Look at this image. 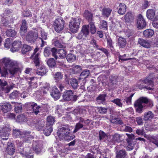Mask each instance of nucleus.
<instances>
[{
    "label": "nucleus",
    "mask_w": 158,
    "mask_h": 158,
    "mask_svg": "<svg viewBox=\"0 0 158 158\" xmlns=\"http://www.w3.org/2000/svg\"><path fill=\"white\" fill-rule=\"evenodd\" d=\"M148 104L149 107H152L153 106V102L145 97L140 98L136 101L134 104L137 112L141 113L142 112L143 108L145 104Z\"/></svg>",
    "instance_id": "1"
},
{
    "label": "nucleus",
    "mask_w": 158,
    "mask_h": 158,
    "mask_svg": "<svg viewBox=\"0 0 158 158\" xmlns=\"http://www.w3.org/2000/svg\"><path fill=\"white\" fill-rule=\"evenodd\" d=\"M38 49L36 48L34 50V52L31 56V57L34 59V62L35 65L38 67V69L36 72V73L39 75L43 76L46 73V71L44 66L40 64L39 53H37Z\"/></svg>",
    "instance_id": "2"
},
{
    "label": "nucleus",
    "mask_w": 158,
    "mask_h": 158,
    "mask_svg": "<svg viewBox=\"0 0 158 158\" xmlns=\"http://www.w3.org/2000/svg\"><path fill=\"white\" fill-rule=\"evenodd\" d=\"M70 131L69 126L65 125L58 129L57 134L60 138H63L65 140H71L75 137V136L74 135H69Z\"/></svg>",
    "instance_id": "3"
},
{
    "label": "nucleus",
    "mask_w": 158,
    "mask_h": 158,
    "mask_svg": "<svg viewBox=\"0 0 158 158\" xmlns=\"http://www.w3.org/2000/svg\"><path fill=\"white\" fill-rule=\"evenodd\" d=\"M153 74L151 73L144 80H140V82H141L142 84H145L150 85L151 87L148 86H144L141 84H139L137 85V87H138L139 89H146L148 90H152V87H153L154 84L152 80L153 78Z\"/></svg>",
    "instance_id": "4"
},
{
    "label": "nucleus",
    "mask_w": 158,
    "mask_h": 158,
    "mask_svg": "<svg viewBox=\"0 0 158 158\" xmlns=\"http://www.w3.org/2000/svg\"><path fill=\"white\" fill-rule=\"evenodd\" d=\"M81 21L79 17L73 18L69 23V30L73 33H76L78 30Z\"/></svg>",
    "instance_id": "5"
},
{
    "label": "nucleus",
    "mask_w": 158,
    "mask_h": 158,
    "mask_svg": "<svg viewBox=\"0 0 158 158\" xmlns=\"http://www.w3.org/2000/svg\"><path fill=\"white\" fill-rule=\"evenodd\" d=\"M64 21L61 17H60L56 19L53 23V27L55 31L57 32H60L64 28Z\"/></svg>",
    "instance_id": "6"
},
{
    "label": "nucleus",
    "mask_w": 158,
    "mask_h": 158,
    "mask_svg": "<svg viewBox=\"0 0 158 158\" xmlns=\"http://www.w3.org/2000/svg\"><path fill=\"white\" fill-rule=\"evenodd\" d=\"M10 128L8 125L0 127V135L3 140L8 139L10 134Z\"/></svg>",
    "instance_id": "7"
},
{
    "label": "nucleus",
    "mask_w": 158,
    "mask_h": 158,
    "mask_svg": "<svg viewBox=\"0 0 158 158\" xmlns=\"http://www.w3.org/2000/svg\"><path fill=\"white\" fill-rule=\"evenodd\" d=\"M38 36L37 30H34L29 31L26 36V40L29 43H33L36 40Z\"/></svg>",
    "instance_id": "8"
},
{
    "label": "nucleus",
    "mask_w": 158,
    "mask_h": 158,
    "mask_svg": "<svg viewBox=\"0 0 158 158\" xmlns=\"http://www.w3.org/2000/svg\"><path fill=\"white\" fill-rule=\"evenodd\" d=\"M27 106L29 108H31L32 110V113L35 115L41 114L42 112V107L38 105L36 103L31 102L27 103Z\"/></svg>",
    "instance_id": "9"
},
{
    "label": "nucleus",
    "mask_w": 158,
    "mask_h": 158,
    "mask_svg": "<svg viewBox=\"0 0 158 158\" xmlns=\"http://www.w3.org/2000/svg\"><path fill=\"white\" fill-rule=\"evenodd\" d=\"M87 26L85 25L82 26L81 31L76 36L77 39L82 40L86 39V37L89 34V29H87Z\"/></svg>",
    "instance_id": "10"
},
{
    "label": "nucleus",
    "mask_w": 158,
    "mask_h": 158,
    "mask_svg": "<svg viewBox=\"0 0 158 158\" xmlns=\"http://www.w3.org/2000/svg\"><path fill=\"white\" fill-rule=\"evenodd\" d=\"M136 21L137 27L139 29H143L146 26V21L141 14H139L137 15L136 18Z\"/></svg>",
    "instance_id": "11"
},
{
    "label": "nucleus",
    "mask_w": 158,
    "mask_h": 158,
    "mask_svg": "<svg viewBox=\"0 0 158 158\" xmlns=\"http://www.w3.org/2000/svg\"><path fill=\"white\" fill-rule=\"evenodd\" d=\"M0 62L5 69H8L10 67L15 66L16 64L15 61L9 58H4L1 60Z\"/></svg>",
    "instance_id": "12"
},
{
    "label": "nucleus",
    "mask_w": 158,
    "mask_h": 158,
    "mask_svg": "<svg viewBox=\"0 0 158 158\" xmlns=\"http://www.w3.org/2000/svg\"><path fill=\"white\" fill-rule=\"evenodd\" d=\"M30 131H21L20 138L24 142H28L30 139H32V136L31 135Z\"/></svg>",
    "instance_id": "13"
},
{
    "label": "nucleus",
    "mask_w": 158,
    "mask_h": 158,
    "mask_svg": "<svg viewBox=\"0 0 158 158\" xmlns=\"http://www.w3.org/2000/svg\"><path fill=\"white\" fill-rule=\"evenodd\" d=\"M138 43L140 45L146 48H150L152 46V44L151 42L141 38L138 39Z\"/></svg>",
    "instance_id": "14"
},
{
    "label": "nucleus",
    "mask_w": 158,
    "mask_h": 158,
    "mask_svg": "<svg viewBox=\"0 0 158 158\" xmlns=\"http://www.w3.org/2000/svg\"><path fill=\"white\" fill-rule=\"evenodd\" d=\"M12 106L9 102L2 103L0 105V108L4 113H6L10 111Z\"/></svg>",
    "instance_id": "15"
},
{
    "label": "nucleus",
    "mask_w": 158,
    "mask_h": 158,
    "mask_svg": "<svg viewBox=\"0 0 158 158\" xmlns=\"http://www.w3.org/2000/svg\"><path fill=\"white\" fill-rule=\"evenodd\" d=\"M124 19L125 23L130 24L134 21L135 19V15L132 12H128L125 15Z\"/></svg>",
    "instance_id": "16"
},
{
    "label": "nucleus",
    "mask_w": 158,
    "mask_h": 158,
    "mask_svg": "<svg viewBox=\"0 0 158 158\" xmlns=\"http://www.w3.org/2000/svg\"><path fill=\"white\" fill-rule=\"evenodd\" d=\"M22 45L21 41H15L12 44V47L10 50L12 52H15L19 50Z\"/></svg>",
    "instance_id": "17"
},
{
    "label": "nucleus",
    "mask_w": 158,
    "mask_h": 158,
    "mask_svg": "<svg viewBox=\"0 0 158 158\" xmlns=\"http://www.w3.org/2000/svg\"><path fill=\"white\" fill-rule=\"evenodd\" d=\"M50 94L52 97L55 100L59 99L60 96V94L56 87H53L52 89L50 92Z\"/></svg>",
    "instance_id": "18"
},
{
    "label": "nucleus",
    "mask_w": 158,
    "mask_h": 158,
    "mask_svg": "<svg viewBox=\"0 0 158 158\" xmlns=\"http://www.w3.org/2000/svg\"><path fill=\"white\" fill-rule=\"evenodd\" d=\"M116 4H118L119 6L117 7L118 9V13L120 15H123L126 11V6L123 3H116L115 5V7L116 6Z\"/></svg>",
    "instance_id": "19"
},
{
    "label": "nucleus",
    "mask_w": 158,
    "mask_h": 158,
    "mask_svg": "<svg viewBox=\"0 0 158 158\" xmlns=\"http://www.w3.org/2000/svg\"><path fill=\"white\" fill-rule=\"evenodd\" d=\"M73 96V93L71 90L65 91L63 95V98L66 101L71 100Z\"/></svg>",
    "instance_id": "20"
},
{
    "label": "nucleus",
    "mask_w": 158,
    "mask_h": 158,
    "mask_svg": "<svg viewBox=\"0 0 158 158\" xmlns=\"http://www.w3.org/2000/svg\"><path fill=\"white\" fill-rule=\"evenodd\" d=\"M15 150V147L13 144L8 143L7 147L6 149V152L7 153L10 155H12L14 154Z\"/></svg>",
    "instance_id": "21"
},
{
    "label": "nucleus",
    "mask_w": 158,
    "mask_h": 158,
    "mask_svg": "<svg viewBox=\"0 0 158 158\" xmlns=\"http://www.w3.org/2000/svg\"><path fill=\"white\" fill-rule=\"evenodd\" d=\"M154 114L151 111L145 112L143 114V120L145 121L150 120L153 118Z\"/></svg>",
    "instance_id": "22"
},
{
    "label": "nucleus",
    "mask_w": 158,
    "mask_h": 158,
    "mask_svg": "<svg viewBox=\"0 0 158 158\" xmlns=\"http://www.w3.org/2000/svg\"><path fill=\"white\" fill-rule=\"evenodd\" d=\"M7 83L4 79H0V87L2 89H8L9 90V92L10 90L12 89L13 87L12 86L10 87L7 86Z\"/></svg>",
    "instance_id": "23"
},
{
    "label": "nucleus",
    "mask_w": 158,
    "mask_h": 158,
    "mask_svg": "<svg viewBox=\"0 0 158 158\" xmlns=\"http://www.w3.org/2000/svg\"><path fill=\"white\" fill-rule=\"evenodd\" d=\"M84 15L89 23L94 21L93 14L88 10H85Z\"/></svg>",
    "instance_id": "24"
},
{
    "label": "nucleus",
    "mask_w": 158,
    "mask_h": 158,
    "mask_svg": "<svg viewBox=\"0 0 158 158\" xmlns=\"http://www.w3.org/2000/svg\"><path fill=\"white\" fill-rule=\"evenodd\" d=\"M123 135L117 133L115 134L112 136L113 141L115 143H119L123 140V139L122 137Z\"/></svg>",
    "instance_id": "25"
},
{
    "label": "nucleus",
    "mask_w": 158,
    "mask_h": 158,
    "mask_svg": "<svg viewBox=\"0 0 158 158\" xmlns=\"http://www.w3.org/2000/svg\"><path fill=\"white\" fill-rule=\"evenodd\" d=\"M147 17L149 19L152 20L154 19L155 14V11L153 9L147 10L146 12Z\"/></svg>",
    "instance_id": "26"
},
{
    "label": "nucleus",
    "mask_w": 158,
    "mask_h": 158,
    "mask_svg": "<svg viewBox=\"0 0 158 158\" xmlns=\"http://www.w3.org/2000/svg\"><path fill=\"white\" fill-rule=\"evenodd\" d=\"M112 9L109 8H104L102 11V14L104 17H108L110 15Z\"/></svg>",
    "instance_id": "27"
},
{
    "label": "nucleus",
    "mask_w": 158,
    "mask_h": 158,
    "mask_svg": "<svg viewBox=\"0 0 158 158\" xmlns=\"http://www.w3.org/2000/svg\"><path fill=\"white\" fill-rule=\"evenodd\" d=\"M33 148L34 151L38 154L41 151L42 145L41 144H39L37 142H35L33 144Z\"/></svg>",
    "instance_id": "28"
},
{
    "label": "nucleus",
    "mask_w": 158,
    "mask_h": 158,
    "mask_svg": "<svg viewBox=\"0 0 158 158\" xmlns=\"http://www.w3.org/2000/svg\"><path fill=\"white\" fill-rule=\"evenodd\" d=\"M85 25L87 26V29H88V28H89L91 34H94L96 33L97 29L95 26L94 22L89 23L88 25Z\"/></svg>",
    "instance_id": "29"
},
{
    "label": "nucleus",
    "mask_w": 158,
    "mask_h": 158,
    "mask_svg": "<svg viewBox=\"0 0 158 158\" xmlns=\"http://www.w3.org/2000/svg\"><path fill=\"white\" fill-rule=\"evenodd\" d=\"M118 45L120 48L124 47L126 45L127 41L126 39L122 37H119L118 40Z\"/></svg>",
    "instance_id": "30"
},
{
    "label": "nucleus",
    "mask_w": 158,
    "mask_h": 158,
    "mask_svg": "<svg viewBox=\"0 0 158 158\" xmlns=\"http://www.w3.org/2000/svg\"><path fill=\"white\" fill-rule=\"evenodd\" d=\"M127 155L125 150H121L116 153V158H125Z\"/></svg>",
    "instance_id": "31"
},
{
    "label": "nucleus",
    "mask_w": 158,
    "mask_h": 158,
    "mask_svg": "<svg viewBox=\"0 0 158 158\" xmlns=\"http://www.w3.org/2000/svg\"><path fill=\"white\" fill-rule=\"evenodd\" d=\"M70 84L72 88L74 89L77 88L78 85V81L75 78H73L70 80Z\"/></svg>",
    "instance_id": "32"
},
{
    "label": "nucleus",
    "mask_w": 158,
    "mask_h": 158,
    "mask_svg": "<svg viewBox=\"0 0 158 158\" xmlns=\"http://www.w3.org/2000/svg\"><path fill=\"white\" fill-rule=\"evenodd\" d=\"M52 126L47 125L44 130V133L46 136H49L52 131Z\"/></svg>",
    "instance_id": "33"
},
{
    "label": "nucleus",
    "mask_w": 158,
    "mask_h": 158,
    "mask_svg": "<svg viewBox=\"0 0 158 158\" xmlns=\"http://www.w3.org/2000/svg\"><path fill=\"white\" fill-rule=\"evenodd\" d=\"M106 94H103L100 95L96 98L97 102L98 103H102L104 102L106 100Z\"/></svg>",
    "instance_id": "34"
},
{
    "label": "nucleus",
    "mask_w": 158,
    "mask_h": 158,
    "mask_svg": "<svg viewBox=\"0 0 158 158\" xmlns=\"http://www.w3.org/2000/svg\"><path fill=\"white\" fill-rule=\"evenodd\" d=\"M154 34V32L153 30L150 29L146 30L143 32V35L146 37H151Z\"/></svg>",
    "instance_id": "35"
},
{
    "label": "nucleus",
    "mask_w": 158,
    "mask_h": 158,
    "mask_svg": "<svg viewBox=\"0 0 158 158\" xmlns=\"http://www.w3.org/2000/svg\"><path fill=\"white\" fill-rule=\"evenodd\" d=\"M45 122L44 121L40 120L36 123L35 127L38 130H41L44 126Z\"/></svg>",
    "instance_id": "36"
},
{
    "label": "nucleus",
    "mask_w": 158,
    "mask_h": 158,
    "mask_svg": "<svg viewBox=\"0 0 158 158\" xmlns=\"http://www.w3.org/2000/svg\"><path fill=\"white\" fill-rule=\"evenodd\" d=\"M76 56L71 53L69 54L66 56V59L69 62H72L76 60Z\"/></svg>",
    "instance_id": "37"
},
{
    "label": "nucleus",
    "mask_w": 158,
    "mask_h": 158,
    "mask_svg": "<svg viewBox=\"0 0 158 158\" xmlns=\"http://www.w3.org/2000/svg\"><path fill=\"white\" fill-rule=\"evenodd\" d=\"M90 74L89 70L88 69H85L81 73L80 75V79H84L87 77Z\"/></svg>",
    "instance_id": "38"
},
{
    "label": "nucleus",
    "mask_w": 158,
    "mask_h": 158,
    "mask_svg": "<svg viewBox=\"0 0 158 158\" xmlns=\"http://www.w3.org/2000/svg\"><path fill=\"white\" fill-rule=\"evenodd\" d=\"M46 125L52 126L55 122V118L51 116H49L47 118Z\"/></svg>",
    "instance_id": "39"
},
{
    "label": "nucleus",
    "mask_w": 158,
    "mask_h": 158,
    "mask_svg": "<svg viewBox=\"0 0 158 158\" xmlns=\"http://www.w3.org/2000/svg\"><path fill=\"white\" fill-rule=\"evenodd\" d=\"M31 49V47L30 46L26 44L24 45L21 49V53L23 54H25Z\"/></svg>",
    "instance_id": "40"
},
{
    "label": "nucleus",
    "mask_w": 158,
    "mask_h": 158,
    "mask_svg": "<svg viewBox=\"0 0 158 158\" xmlns=\"http://www.w3.org/2000/svg\"><path fill=\"white\" fill-rule=\"evenodd\" d=\"M66 50L64 48L60 49L58 51V56L62 59L66 56Z\"/></svg>",
    "instance_id": "41"
},
{
    "label": "nucleus",
    "mask_w": 158,
    "mask_h": 158,
    "mask_svg": "<svg viewBox=\"0 0 158 158\" xmlns=\"http://www.w3.org/2000/svg\"><path fill=\"white\" fill-rule=\"evenodd\" d=\"M6 34L8 36L14 37L16 35L17 32L14 30L10 29L6 31Z\"/></svg>",
    "instance_id": "42"
},
{
    "label": "nucleus",
    "mask_w": 158,
    "mask_h": 158,
    "mask_svg": "<svg viewBox=\"0 0 158 158\" xmlns=\"http://www.w3.org/2000/svg\"><path fill=\"white\" fill-rule=\"evenodd\" d=\"M47 64L49 67L51 68L54 67L56 64L55 60L53 58L48 59L47 60Z\"/></svg>",
    "instance_id": "43"
},
{
    "label": "nucleus",
    "mask_w": 158,
    "mask_h": 158,
    "mask_svg": "<svg viewBox=\"0 0 158 158\" xmlns=\"http://www.w3.org/2000/svg\"><path fill=\"white\" fill-rule=\"evenodd\" d=\"M121 129L122 131H124L125 132H130L132 131V128L126 125H123L121 127Z\"/></svg>",
    "instance_id": "44"
},
{
    "label": "nucleus",
    "mask_w": 158,
    "mask_h": 158,
    "mask_svg": "<svg viewBox=\"0 0 158 158\" xmlns=\"http://www.w3.org/2000/svg\"><path fill=\"white\" fill-rule=\"evenodd\" d=\"M51 48L49 47H46L44 50V55L45 57H48L51 53Z\"/></svg>",
    "instance_id": "45"
},
{
    "label": "nucleus",
    "mask_w": 158,
    "mask_h": 158,
    "mask_svg": "<svg viewBox=\"0 0 158 158\" xmlns=\"http://www.w3.org/2000/svg\"><path fill=\"white\" fill-rule=\"evenodd\" d=\"M99 28L104 30H107L108 29L107 22L105 20L102 21L100 23Z\"/></svg>",
    "instance_id": "46"
},
{
    "label": "nucleus",
    "mask_w": 158,
    "mask_h": 158,
    "mask_svg": "<svg viewBox=\"0 0 158 158\" xmlns=\"http://www.w3.org/2000/svg\"><path fill=\"white\" fill-rule=\"evenodd\" d=\"M136 140H133L127 142L128 144L127 147L129 150H132L133 149L136 144Z\"/></svg>",
    "instance_id": "47"
},
{
    "label": "nucleus",
    "mask_w": 158,
    "mask_h": 158,
    "mask_svg": "<svg viewBox=\"0 0 158 158\" xmlns=\"http://www.w3.org/2000/svg\"><path fill=\"white\" fill-rule=\"evenodd\" d=\"M84 126L82 123H77L76 124L75 126L74 130L73 131V133H75L77 132L79 129L83 128Z\"/></svg>",
    "instance_id": "48"
},
{
    "label": "nucleus",
    "mask_w": 158,
    "mask_h": 158,
    "mask_svg": "<svg viewBox=\"0 0 158 158\" xmlns=\"http://www.w3.org/2000/svg\"><path fill=\"white\" fill-rule=\"evenodd\" d=\"M121 99L119 98L114 99L111 101V102L116 104L117 106L120 107H122L123 104L121 102Z\"/></svg>",
    "instance_id": "49"
},
{
    "label": "nucleus",
    "mask_w": 158,
    "mask_h": 158,
    "mask_svg": "<svg viewBox=\"0 0 158 158\" xmlns=\"http://www.w3.org/2000/svg\"><path fill=\"white\" fill-rule=\"evenodd\" d=\"M126 135L127 136L126 138V140L127 142L135 140V139H134V135L132 134H126Z\"/></svg>",
    "instance_id": "50"
},
{
    "label": "nucleus",
    "mask_w": 158,
    "mask_h": 158,
    "mask_svg": "<svg viewBox=\"0 0 158 158\" xmlns=\"http://www.w3.org/2000/svg\"><path fill=\"white\" fill-rule=\"evenodd\" d=\"M15 111L16 113H19L22 111V105L21 103L19 104L18 105L15 104Z\"/></svg>",
    "instance_id": "51"
},
{
    "label": "nucleus",
    "mask_w": 158,
    "mask_h": 158,
    "mask_svg": "<svg viewBox=\"0 0 158 158\" xmlns=\"http://www.w3.org/2000/svg\"><path fill=\"white\" fill-rule=\"evenodd\" d=\"M19 94L17 91H15L11 93L9 96V98L10 99H14L19 96Z\"/></svg>",
    "instance_id": "52"
},
{
    "label": "nucleus",
    "mask_w": 158,
    "mask_h": 158,
    "mask_svg": "<svg viewBox=\"0 0 158 158\" xmlns=\"http://www.w3.org/2000/svg\"><path fill=\"white\" fill-rule=\"evenodd\" d=\"M125 34L127 37H133L134 33L133 31L129 29L125 30L124 31Z\"/></svg>",
    "instance_id": "53"
},
{
    "label": "nucleus",
    "mask_w": 158,
    "mask_h": 158,
    "mask_svg": "<svg viewBox=\"0 0 158 158\" xmlns=\"http://www.w3.org/2000/svg\"><path fill=\"white\" fill-rule=\"evenodd\" d=\"M107 137L106 134L103 131L100 130L99 132V139L101 141Z\"/></svg>",
    "instance_id": "54"
},
{
    "label": "nucleus",
    "mask_w": 158,
    "mask_h": 158,
    "mask_svg": "<svg viewBox=\"0 0 158 158\" xmlns=\"http://www.w3.org/2000/svg\"><path fill=\"white\" fill-rule=\"evenodd\" d=\"M21 131L19 129H13V135L14 137L15 138L20 137V136Z\"/></svg>",
    "instance_id": "55"
},
{
    "label": "nucleus",
    "mask_w": 158,
    "mask_h": 158,
    "mask_svg": "<svg viewBox=\"0 0 158 158\" xmlns=\"http://www.w3.org/2000/svg\"><path fill=\"white\" fill-rule=\"evenodd\" d=\"M27 29L26 21L25 20H22V23L20 28V30L22 31L25 32Z\"/></svg>",
    "instance_id": "56"
},
{
    "label": "nucleus",
    "mask_w": 158,
    "mask_h": 158,
    "mask_svg": "<svg viewBox=\"0 0 158 158\" xmlns=\"http://www.w3.org/2000/svg\"><path fill=\"white\" fill-rule=\"evenodd\" d=\"M63 77V75L60 72H56L54 75V78L55 80L58 81L61 79Z\"/></svg>",
    "instance_id": "57"
},
{
    "label": "nucleus",
    "mask_w": 158,
    "mask_h": 158,
    "mask_svg": "<svg viewBox=\"0 0 158 158\" xmlns=\"http://www.w3.org/2000/svg\"><path fill=\"white\" fill-rule=\"evenodd\" d=\"M51 52L52 53V55L55 58L57 59L58 58V52L56 48H51Z\"/></svg>",
    "instance_id": "58"
},
{
    "label": "nucleus",
    "mask_w": 158,
    "mask_h": 158,
    "mask_svg": "<svg viewBox=\"0 0 158 158\" xmlns=\"http://www.w3.org/2000/svg\"><path fill=\"white\" fill-rule=\"evenodd\" d=\"M97 108L98 112L101 114H105L107 112V109L106 108L102 107H97Z\"/></svg>",
    "instance_id": "59"
},
{
    "label": "nucleus",
    "mask_w": 158,
    "mask_h": 158,
    "mask_svg": "<svg viewBox=\"0 0 158 158\" xmlns=\"http://www.w3.org/2000/svg\"><path fill=\"white\" fill-rule=\"evenodd\" d=\"M11 44V42L9 38H7L5 40V42L4 44L5 47L9 48Z\"/></svg>",
    "instance_id": "60"
},
{
    "label": "nucleus",
    "mask_w": 158,
    "mask_h": 158,
    "mask_svg": "<svg viewBox=\"0 0 158 158\" xmlns=\"http://www.w3.org/2000/svg\"><path fill=\"white\" fill-rule=\"evenodd\" d=\"M11 74L12 75H14L18 71V69L15 67H12L10 69H8Z\"/></svg>",
    "instance_id": "61"
},
{
    "label": "nucleus",
    "mask_w": 158,
    "mask_h": 158,
    "mask_svg": "<svg viewBox=\"0 0 158 158\" xmlns=\"http://www.w3.org/2000/svg\"><path fill=\"white\" fill-rule=\"evenodd\" d=\"M53 44L56 47L62 48H65V46L61 44L59 42V41L58 40L54 41L53 42Z\"/></svg>",
    "instance_id": "62"
},
{
    "label": "nucleus",
    "mask_w": 158,
    "mask_h": 158,
    "mask_svg": "<svg viewBox=\"0 0 158 158\" xmlns=\"http://www.w3.org/2000/svg\"><path fill=\"white\" fill-rule=\"evenodd\" d=\"M134 95V94H132L129 97L126 98L125 99L124 101L127 104H129L131 103L132 98Z\"/></svg>",
    "instance_id": "63"
},
{
    "label": "nucleus",
    "mask_w": 158,
    "mask_h": 158,
    "mask_svg": "<svg viewBox=\"0 0 158 158\" xmlns=\"http://www.w3.org/2000/svg\"><path fill=\"white\" fill-rule=\"evenodd\" d=\"M152 25L156 28H158V18H155L152 22Z\"/></svg>",
    "instance_id": "64"
}]
</instances>
